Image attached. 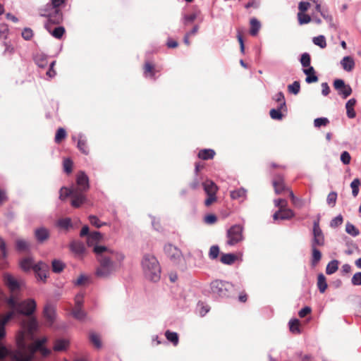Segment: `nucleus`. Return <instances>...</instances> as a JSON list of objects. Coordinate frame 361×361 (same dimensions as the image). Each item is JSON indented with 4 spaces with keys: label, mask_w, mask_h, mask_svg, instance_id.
I'll use <instances>...</instances> for the list:
<instances>
[{
    "label": "nucleus",
    "mask_w": 361,
    "mask_h": 361,
    "mask_svg": "<svg viewBox=\"0 0 361 361\" xmlns=\"http://www.w3.org/2000/svg\"><path fill=\"white\" fill-rule=\"evenodd\" d=\"M219 254V247L218 245H212L209 252V257L211 259H215L218 257Z\"/></svg>",
    "instance_id": "5fc2aeb1"
},
{
    "label": "nucleus",
    "mask_w": 361,
    "mask_h": 361,
    "mask_svg": "<svg viewBox=\"0 0 361 361\" xmlns=\"http://www.w3.org/2000/svg\"><path fill=\"white\" fill-rule=\"evenodd\" d=\"M341 65L344 71L351 72L355 68V63L353 57L346 56L341 61Z\"/></svg>",
    "instance_id": "6ab92c4d"
},
{
    "label": "nucleus",
    "mask_w": 361,
    "mask_h": 361,
    "mask_svg": "<svg viewBox=\"0 0 361 361\" xmlns=\"http://www.w3.org/2000/svg\"><path fill=\"white\" fill-rule=\"evenodd\" d=\"M312 247V259L311 264L312 266L317 265L322 258L321 252L317 248V246L311 247Z\"/></svg>",
    "instance_id": "2f4dec72"
},
{
    "label": "nucleus",
    "mask_w": 361,
    "mask_h": 361,
    "mask_svg": "<svg viewBox=\"0 0 361 361\" xmlns=\"http://www.w3.org/2000/svg\"><path fill=\"white\" fill-rule=\"evenodd\" d=\"M69 345V341L65 338H59L56 340L54 350L55 351H63L67 349Z\"/></svg>",
    "instance_id": "a878e982"
},
{
    "label": "nucleus",
    "mask_w": 361,
    "mask_h": 361,
    "mask_svg": "<svg viewBox=\"0 0 361 361\" xmlns=\"http://www.w3.org/2000/svg\"><path fill=\"white\" fill-rule=\"evenodd\" d=\"M312 41L315 45L319 46L320 48L324 49L326 47V38L324 35H319L317 37H314Z\"/></svg>",
    "instance_id": "79ce46f5"
},
{
    "label": "nucleus",
    "mask_w": 361,
    "mask_h": 361,
    "mask_svg": "<svg viewBox=\"0 0 361 361\" xmlns=\"http://www.w3.org/2000/svg\"><path fill=\"white\" fill-rule=\"evenodd\" d=\"M312 235L311 247L324 245L325 238L319 226V217L313 222Z\"/></svg>",
    "instance_id": "1a4fd4ad"
},
{
    "label": "nucleus",
    "mask_w": 361,
    "mask_h": 361,
    "mask_svg": "<svg viewBox=\"0 0 361 361\" xmlns=\"http://www.w3.org/2000/svg\"><path fill=\"white\" fill-rule=\"evenodd\" d=\"M142 265L145 276L149 280L157 282L160 279L161 267L157 259L152 255H144Z\"/></svg>",
    "instance_id": "20e7f679"
},
{
    "label": "nucleus",
    "mask_w": 361,
    "mask_h": 361,
    "mask_svg": "<svg viewBox=\"0 0 361 361\" xmlns=\"http://www.w3.org/2000/svg\"><path fill=\"white\" fill-rule=\"evenodd\" d=\"M102 238V234L99 231H94L90 233L87 238V244L89 247H94L98 245L97 243Z\"/></svg>",
    "instance_id": "f3484780"
},
{
    "label": "nucleus",
    "mask_w": 361,
    "mask_h": 361,
    "mask_svg": "<svg viewBox=\"0 0 361 361\" xmlns=\"http://www.w3.org/2000/svg\"><path fill=\"white\" fill-rule=\"evenodd\" d=\"M203 189L207 195H216L218 188L216 185L210 180H207L202 183Z\"/></svg>",
    "instance_id": "aec40b11"
},
{
    "label": "nucleus",
    "mask_w": 361,
    "mask_h": 361,
    "mask_svg": "<svg viewBox=\"0 0 361 361\" xmlns=\"http://www.w3.org/2000/svg\"><path fill=\"white\" fill-rule=\"evenodd\" d=\"M165 336L167 340L173 343V345H177L178 343V335L176 332L167 330L165 332Z\"/></svg>",
    "instance_id": "e433bc0d"
},
{
    "label": "nucleus",
    "mask_w": 361,
    "mask_h": 361,
    "mask_svg": "<svg viewBox=\"0 0 361 361\" xmlns=\"http://www.w3.org/2000/svg\"><path fill=\"white\" fill-rule=\"evenodd\" d=\"M33 36L32 30L29 27H25L22 32V37L25 40H30Z\"/></svg>",
    "instance_id": "69168bd1"
},
{
    "label": "nucleus",
    "mask_w": 361,
    "mask_h": 361,
    "mask_svg": "<svg viewBox=\"0 0 361 361\" xmlns=\"http://www.w3.org/2000/svg\"><path fill=\"white\" fill-rule=\"evenodd\" d=\"M197 16L195 13H193L190 15H185L183 18V23L185 25H188L190 23L194 22V20L197 18Z\"/></svg>",
    "instance_id": "4d7b16f0"
},
{
    "label": "nucleus",
    "mask_w": 361,
    "mask_h": 361,
    "mask_svg": "<svg viewBox=\"0 0 361 361\" xmlns=\"http://www.w3.org/2000/svg\"><path fill=\"white\" fill-rule=\"evenodd\" d=\"M83 298H84V295L82 293H78L75 295L74 307H82Z\"/></svg>",
    "instance_id": "0e129e2a"
},
{
    "label": "nucleus",
    "mask_w": 361,
    "mask_h": 361,
    "mask_svg": "<svg viewBox=\"0 0 361 361\" xmlns=\"http://www.w3.org/2000/svg\"><path fill=\"white\" fill-rule=\"evenodd\" d=\"M43 314L49 325H52L56 317V311L54 307L50 304L46 305L44 308Z\"/></svg>",
    "instance_id": "dca6fc26"
},
{
    "label": "nucleus",
    "mask_w": 361,
    "mask_h": 361,
    "mask_svg": "<svg viewBox=\"0 0 361 361\" xmlns=\"http://www.w3.org/2000/svg\"><path fill=\"white\" fill-rule=\"evenodd\" d=\"M295 216V213L290 209H287L283 211L281 210L280 219L289 220Z\"/></svg>",
    "instance_id": "8fccbe9b"
},
{
    "label": "nucleus",
    "mask_w": 361,
    "mask_h": 361,
    "mask_svg": "<svg viewBox=\"0 0 361 361\" xmlns=\"http://www.w3.org/2000/svg\"><path fill=\"white\" fill-rule=\"evenodd\" d=\"M41 16L47 18V22L45 24L59 25L63 20V14L59 8L51 7V6H46V8L42 11Z\"/></svg>",
    "instance_id": "0eeeda50"
},
{
    "label": "nucleus",
    "mask_w": 361,
    "mask_h": 361,
    "mask_svg": "<svg viewBox=\"0 0 361 361\" xmlns=\"http://www.w3.org/2000/svg\"><path fill=\"white\" fill-rule=\"evenodd\" d=\"M351 283L354 286H361V272H357L353 275Z\"/></svg>",
    "instance_id": "774afa93"
},
{
    "label": "nucleus",
    "mask_w": 361,
    "mask_h": 361,
    "mask_svg": "<svg viewBox=\"0 0 361 361\" xmlns=\"http://www.w3.org/2000/svg\"><path fill=\"white\" fill-rule=\"evenodd\" d=\"M345 232L353 237H356L360 235L359 229L349 221L345 224Z\"/></svg>",
    "instance_id": "f704fd0d"
},
{
    "label": "nucleus",
    "mask_w": 361,
    "mask_h": 361,
    "mask_svg": "<svg viewBox=\"0 0 361 361\" xmlns=\"http://www.w3.org/2000/svg\"><path fill=\"white\" fill-rule=\"evenodd\" d=\"M247 190L243 188L233 190L231 192V197L233 200H238L240 198H245Z\"/></svg>",
    "instance_id": "c9c22d12"
},
{
    "label": "nucleus",
    "mask_w": 361,
    "mask_h": 361,
    "mask_svg": "<svg viewBox=\"0 0 361 361\" xmlns=\"http://www.w3.org/2000/svg\"><path fill=\"white\" fill-rule=\"evenodd\" d=\"M31 245L30 242L23 239H17L16 240V249L18 252H28L30 250Z\"/></svg>",
    "instance_id": "412c9836"
},
{
    "label": "nucleus",
    "mask_w": 361,
    "mask_h": 361,
    "mask_svg": "<svg viewBox=\"0 0 361 361\" xmlns=\"http://www.w3.org/2000/svg\"><path fill=\"white\" fill-rule=\"evenodd\" d=\"M290 331L293 334H300V321L298 319H290L289 322Z\"/></svg>",
    "instance_id": "58836bf2"
},
{
    "label": "nucleus",
    "mask_w": 361,
    "mask_h": 361,
    "mask_svg": "<svg viewBox=\"0 0 361 361\" xmlns=\"http://www.w3.org/2000/svg\"><path fill=\"white\" fill-rule=\"evenodd\" d=\"M71 314L75 319L79 321H83L87 316V314L82 310V307H73L71 311Z\"/></svg>",
    "instance_id": "c85d7f7f"
},
{
    "label": "nucleus",
    "mask_w": 361,
    "mask_h": 361,
    "mask_svg": "<svg viewBox=\"0 0 361 361\" xmlns=\"http://www.w3.org/2000/svg\"><path fill=\"white\" fill-rule=\"evenodd\" d=\"M89 221L90 222V224L92 225V226H94L95 227L97 228H100L102 227L103 225H105L106 223H102L100 222L99 219H98L97 216H94V215H90L89 216Z\"/></svg>",
    "instance_id": "bf43d9fd"
},
{
    "label": "nucleus",
    "mask_w": 361,
    "mask_h": 361,
    "mask_svg": "<svg viewBox=\"0 0 361 361\" xmlns=\"http://www.w3.org/2000/svg\"><path fill=\"white\" fill-rule=\"evenodd\" d=\"M228 241L229 245H234L243 239V226L239 224L232 226L227 231Z\"/></svg>",
    "instance_id": "6e6552de"
},
{
    "label": "nucleus",
    "mask_w": 361,
    "mask_h": 361,
    "mask_svg": "<svg viewBox=\"0 0 361 361\" xmlns=\"http://www.w3.org/2000/svg\"><path fill=\"white\" fill-rule=\"evenodd\" d=\"M300 63L303 67L310 66L311 63L310 55L307 52L303 53L300 57Z\"/></svg>",
    "instance_id": "3c124183"
},
{
    "label": "nucleus",
    "mask_w": 361,
    "mask_h": 361,
    "mask_svg": "<svg viewBox=\"0 0 361 361\" xmlns=\"http://www.w3.org/2000/svg\"><path fill=\"white\" fill-rule=\"evenodd\" d=\"M250 33L252 36H255L257 35L259 30L261 28L260 22L255 18H253L250 20Z\"/></svg>",
    "instance_id": "c756f323"
},
{
    "label": "nucleus",
    "mask_w": 361,
    "mask_h": 361,
    "mask_svg": "<svg viewBox=\"0 0 361 361\" xmlns=\"http://www.w3.org/2000/svg\"><path fill=\"white\" fill-rule=\"evenodd\" d=\"M215 155V152L211 149H204L199 152L198 157L203 160L211 159Z\"/></svg>",
    "instance_id": "7c9ffc66"
},
{
    "label": "nucleus",
    "mask_w": 361,
    "mask_h": 361,
    "mask_svg": "<svg viewBox=\"0 0 361 361\" xmlns=\"http://www.w3.org/2000/svg\"><path fill=\"white\" fill-rule=\"evenodd\" d=\"M355 104L356 99L354 98L349 99L345 104L346 114L349 118H354L356 116V113L354 110Z\"/></svg>",
    "instance_id": "5701e85b"
},
{
    "label": "nucleus",
    "mask_w": 361,
    "mask_h": 361,
    "mask_svg": "<svg viewBox=\"0 0 361 361\" xmlns=\"http://www.w3.org/2000/svg\"><path fill=\"white\" fill-rule=\"evenodd\" d=\"M0 251L2 259H5L8 257L7 247L5 240L0 236Z\"/></svg>",
    "instance_id": "de8ad7c7"
},
{
    "label": "nucleus",
    "mask_w": 361,
    "mask_h": 361,
    "mask_svg": "<svg viewBox=\"0 0 361 361\" xmlns=\"http://www.w3.org/2000/svg\"><path fill=\"white\" fill-rule=\"evenodd\" d=\"M337 193L336 192H331L326 198V202L328 204L334 207L336 202Z\"/></svg>",
    "instance_id": "052dcab7"
},
{
    "label": "nucleus",
    "mask_w": 361,
    "mask_h": 361,
    "mask_svg": "<svg viewBox=\"0 0 361 361\" xmlns=\"http://www.w3.org/2000/svg\"><path fill=\"white\" fill-rule=\"evenodd\" d=\"M90 340L97 348H100L102 347V342L98 334L94 332L90 333Z\"/></svg>",
    "instance_id": "a18cd8bd"
},
{
    "label": "nucleus",
    "mask_w": 361,
    "mask_h": 361,
    "mask_svg": "<svg viewBox=\"0 0 361 361\" xmlns=\"http://www.w3.org/2000/svg\"><path fill=\"white\" fill-rule=\"evenodd\" d=\"M57 226L61 228L68 229L72 227V223L70 218L60 219L57 221Z\"/></svg>",
    "instance_id": "a19ab883"
},
{
    "label": "nucleus",
    "mask_w": 361,
    "mask_h": 361,
    "mask_svg": "<svg viewBox=\"0 0 361 361\" xmlns=\"http://www.w3.org/2000/svg\"><path fill=\"white\" fill-rule=\"evenodd\" d=\"M236 259V255L233 253L222 254L220 258L221 262L227 265L233 264Z\"/></svg>",
    "instance_id": "cd10ccee"
},
{
    "label": "nucleus",
    "mask_w": 361,
    "mask_h": 361,
    "mask_svg": "<svg viewBox=\"0 0 361 361\" xmlns=\"http://www.w3.org/2000/svg\"><path fill=\"white\" fill-rule=\"evenodd\" d=\"M343 221V218L341 214H338L337 216L331 219L330 221V226L331 228H336L341 225Z\"/></svg>",
    "instance_id": "6e6d98bb"
},
{
    "label": "nucleus",
    "mask_w": 361,
    "mask_h": 361,
    "mask_svg": "<svg viewBox=\"0 0 361 361\" xmlns=\"http://www.w3.org/2000/svg\"><path fill=\"white\" fill-rule=\"evenodd\" d=\"M70 249L73 253L79 256L82 255L86 250L83 243L75 240L71 243Z\"/></svg>",
    "instance_id": "a211bd4d"
},
{
    "label": "nucleus",
    "mask_w": 361,
    "mask_h": 361,
    "mask_svg": "<svg viewBox=\"0 0 361 361\" xmlns=\"http://www.w3.org/2000/svg\"><path fill=\"white\" fill-rule=\"evenodd\" d=\"M339 262L337 259H333L328 263L326 267V274L331 275L334 274L338 269Z\"/></svg>",
    "instance_id": "473e14b6"
},
{
    "label": "nucleus",
    "mask_w": 361,
    "mask_h": 361,
    "mask_svg": "<svg viewBox=\"0 0 361 361\" xmlns=\"http://www.w3.org/2000/svg\"><path fill=\"white\" fill-rule=\"evenodd\" d=\"M21 329L16 336V350H9L0 342V360L8 357L10 361H31L36 352L39 351L44 357L48 356L51 350L44 346L47 339L43 338L28 344L26 338L32 341L35 333L38 329L36 318L23 319L20 324ZM6 336L5 327L0 326V340Z\"/></svg>",
    "instance_id": "f257e3e1"
},
{
    "label": "nucleus",
    "mask_w": 361,
    "mask_h": 361,
    "mask_svg": "<svg viewBox=\"0 0 361 361\" xmlns=\"http://www.w3.org/2000/svg\"><path fill=\"white\" fill-rule=\"evenodd\" d=\"M288 92L293 94H298L300 92V84L299 81H294L292 84L288 86Z\"/></svg>",
    "instance_id": "49530a36"
},
{
    "label": "nucleus",
    "mask_w": 361,
    "mask_h": 361,
    "mask_svg": "<svg viewBox=\"0 0 361 361\" xmlns=\"http://www.w3.org/2000/svg\"><path fill=\"white\" fill-rule=\"evenodd\" d=\"M345 245L348 247L345 251V253L348 255H350L353 253L355 249H357V245L351 239L345 237Z\"/></svg>",
    "instance_id": "4c0bfd02"
},
{
    "label": "nucleus",
    "mask_w": 361,
    "mask_h": 361,
    "mask_svg": "<svg viewBox=\"0 0 361 361\" xmlns=\"http://www.w3.org/2000/svg\"><path fill=\"white\" fill-rule=\"evenodd\" d=\"M66 130L62 128H59L57 130L56 135H55V142L56 143L61 142V140L66 137Z\"/></svg>",
    "instance_id": "864d4df0"
},
{
    "label": "nucleus",
    "mask_w": 361,
    "mask_h": 361,
    "mask_svg": "<svg viewBox=\"0 0 361 361\" xmlns=\"http://www.w3.org/2000/svg\"><path fill=\"white\" fill-rule=\"evenodd\" d=\"M164 252L174 263H177L181 258V252L171 244H167L164 247Z\"/></svg>",
    "instance_id": "ddd939ff"
},
{
    "label": "nucleus",
    "mask_w": 361,
    "mask_h": 361,
    "mask_svg": "<svg viewBox=\"0 0 361 361\" xmlns=\"http://www.w3.org/2000/svg\"><path fill=\"white\" fill-rule=\"evenodd\" d=\"M99 266L95 274L98 278L107 279L116 270V252L104 245H95L93 249Z\"/></svg>",
    "instance_id": "f03ea898"
},
{
    "label": "nucleus",
    "mask_w": 361,
    "mask_h": 361,
    "mask_svg": "<svg viewBox=\"0 0 361 361\" xmlns=\"http://www.w3.org/2000/svg\"><path fill=\"white\" fill-rule=\"evenodd\" d=\"M71 188H78L80 191L85 192L90 188L89 178L83 171H80L76 178V185Z\"/></svg>",
    "instance_id": "f8f14e48"
},
{
    "label": "nucleus",
    "mask_w": 361,
    "mask_h": 361,
    "mask_svg": "<svg viewBox=\"0 0 361 361\" xmlns=\"http://www.w3.org/2000/svg\"><path fill=\"white\" fill-rule=\"evenodd\" d=\"M34 235L39 243H43L49 238L50 232L45 227H40L35 230Z\"/></svg>",
    "instance_id": "2eb2a0df"
},
{
    "label": "nucleus",
    "mask_w": 361,
    "mask_h": 361,
    "mask_svg": "<svg viewBox=\"0 0 361 361\" xmlns=\"http://www.w3.org/2000/svg\"><path fill=\"white\" fill-rule=\"evenodd\" d=\"M7 303L12 309L11 311H15L16 313L27 316L28 317L27 319L35 318L32 317V314L36 310L37 304L34 299L29 298L21 302H18L13 296H11L7 300Z\"/></svg>",
    "instance_id": "7ed1b4c3"
},
{
    "label": "nucleus",
    "mask_w": 361,
    "mask_h": 361,
    "mask_svg": "<svg viewBox=\"0 0 361 361\" xmlns=\"http://www.w3.org/2000/svg\"><path fill=\"white\" fill-rule=\"evenodd\" d=\"M4 281L5 284L11 291L17 290L20 288V283L8 273L4 274Z\"/></svg>",
    "instance_id": "4468645a"
},
{
    "label": "nucleus",
    "mask_w": 361,
    "mask_h": 361,
    "mask_svg": "<svg viewBox=\"0 0 361 361\" xmlns=\"http://www.w3.org/2000/svg\"><path fill=\"white\" fill-rule=\"evenodd\" d=\"M317 287L320 291V293H323L325 292L327 288V283L326 281V277L323 274H319L317 278Z\"/></svg>",
    "instance_id": "72a5a7b5"
},
{
    "label": "nucleus",
    "mask_w": 361,
    "mask_h": 361,
    "mask_svg": "<svg viewBox=\"0 0 361 361\" xmlns=\"http://www.w3.org/2000/svg\"><path fill=\"white\" fill-rule=\"evenodd\" d=\"M47 30L56 39H60L65 32V29L62 26L56 27L53 30H51V26L49 24L44 25Z\"/></svg>",
    "instance_id": "4be33fe9"
},
{
    "label": "nucleus",
    "mask_w": 361,
    "mask_h": 361,
    "mask_svg": "<svg viewBox=\"0 0 361 361\" xmlns=\"http://www.w3.org/2000/svg\"><path fill=\"white\" fill-rule=\"evenodd\" d=\"M360 185V180L359 178H355L350 183L352 188V195L353 197H357L359 192V186Z\"/></svg>",
    "instance_id": "37998d69"
},
{
    "label": "nucleus",
    "mask_w": 361,
    "mask_h": 361,
    "mask_svg": "<svg viewBox=\"0 0 361 361\" xmlns=\"http://www.w3.org/2000/svg\"><path fill=\"white\" fill-rule=\"evenodd\" d=\"M35 61L37 65L40 68H45L47 66V59L43 56H36Z\"/></svg>",
    "instance_id": "680f3d73"
},
{
    "label": "nucleus",
    "mask_w": 361,
    "mask_h": 361,
    "mask_svg": "<svg viewBox=\"0 0 361 361\" xmlns=\"http://www.w3.org/2000/svg\"><path fill=\"white\" fill-rule=\"evenodd\" d=\"M33 271L38 280L45 282L49 274V266L46 263L39 262L35 264L33 267Z\"/></svg>",
    "instance_id": "9b49d317"
},
{
    "label": "nucleus",
    "mask_w": 361,
    "mask_h": 361,
    "mask_svg": "<svg viewBox=\"0 0 361 361\" xmlns=\"http://www.w3.org/2000/svg\"><path fill=\"white\" fill-rule=\"evenodd\" d=\"M334 87L343 99H346L352 94L351 87L346 85L342 79H336L334 81Z\"/></svg>",
    "instance_id": "9d476101"
},
{
    "label": "nucleus",
    "mask_w": 361,
    "mask_h": 361,
    "mask_svg": "<svg viewBox=\"0 0 361 361\" xmlns=\"http://www.w3.org/2000/svg\"><path fill=\"white\" fill-rule=\"evenodd\" d=\"M269 114L271 118L274 120H281L283 118V114L280 109H272L270 110Z\"/></svg>",
    "instance_id": "13d9d810"
},
{
    "label": "nucleus",
    "mask_w": 361,
    "mask_h": 361,
    "mask_svg": "<svg viewBox=\"0 0 361 361\" xmlns=\"http://www.w3.org/2000/svg\"><path fill=\"white\" fill-rule=\"evenodd\" d=\"M298 22L300 25L307 24L310 23L312 20V18L304 13L298 12Z\"/></svg>",
    "instance_id": "09e8293b"
},
{
    "label": "nucleus",
    "mask_w": 361,
    "mask_h": 361,
    "mask_svg": "<svg viewBox=\"0 0 361 361\" xmlns=\"http://www.w3.org/2000/svg\"><path fill=\"white\" fill-rule=\"evenodd\" d=\"M52 271L54 273H60L65 267V264L60 260L54 259L51 263Z\"/></svg>",
    "instance_id": "ea45409f"
},
{
    "label": "nucleus",
    "mask_w": 361,
    "mask_h": 361,
    "mask_svg": "<svg viewBox=\"0 0 361 361\" xmlns=\"http://www.w3.org/2000/svg\"><path fill=\"white\" fill-rule=\"evenodd\" d=\"M73 162L71 159H66L63 161V169L67 173H70L72 171Z\"/></svg>",
    "instance_id": "338daca9"
},
{
    "label": "nucleus",
    "mask_w": 361,
    "mask_h": 361,
    "mask_svg": "<svg viewBox=\"0 0 361 361\" xmlns=\"http://www.w3.org/2000/svg\"><path fill=\"white\" fill-rule=\"evenodd\" d=\"M85 138V135L82 133H80L78 135V141L77 146L82 153H83L84 154H87L89 150L86 144V140Z\"/></svg>",
    "instance_id": "bb28decb"
},
{
    "label": "nucleus",
    "mask_w": 361,
    "mask_h": 361,
    "mask_svg": "<svg viewBox=\"0 0 361 361\" xmlns=\"http://www.w3.org/2000/svg\"><path fill=\"white\" fill-rule=\"evenodd\" d=\"M211 290L213 294L221 298H228L233 295L234 287L232 283L222 281L215 280L211 283Z\"/></svg>",
    "instance_id": "423d86ee"
},
{
    "label": "nucleus",
    "mask_w": 361,
    "mask_h": 361,
    "mask_svg": "<svg viewBox=\"0 0 361 361\" xmlns=\"http://www.w3.org/2000/svg\"><path fill=\"white\" fill-rule=\"evenodd\" d=\"M15 311H10L8 313L5 314V316L1 319L0 322V326H4L11 319H13L16 315Z\"/></svg>",
    "instance_id": "603ef678"
},
{
    "label": "nucleus",
    "mask_w": 361,
    "mask_h": 361,
    "mask_svg": "<svg viewBox=\"0 0 361 361\" xmlns=\"http://www.w3.org/2000/svg\"><path fill=\"white\" fill-rule=\"evenodd\" d=\"M329 123V120L326 117L317 118L314 120V126L315 128H321L326 126Z\"/></svg>",
    "instance_id": "c03bdc74"
},
{
    "label": "nucleus",
    "mask_w": 361,
    "mask_h": 361,
    "mask_svg": "<svg viewBox=\"0 0 361 361\" xmlns=\"http://www.w3.org/2000/svg\"><path fill=\"white\" fill-rule=\"evenodd\" d=\"M20 268L25 271H28L30 269L33 270V267L35 266L34 260L32 257H25L22 259L20 262Z\"/></svg>",
    "instance_id": "393cba45"
},
{
    "label": "nucleus",
    "mask_w": 361,
    "mask_h": 361,
    "mask_svg": "<svg viewBox=\"0 0 361 361\" xmlns=\"http://www.w3.org/2000/svg\"><path fill=\"white\" fill-rule=\"evenodd\" d=\"M66 190V195L65 197H71V204L72 207L78 208L80 207L83 203H85L87 201V197L85 195V192L82 191H80L78 188H66V187H62L60 189L59 191V198L61 200H64V197H63V190Z\"/></svg>",
    "instance_id": "39448f33"
},
{
    "label": "nucleus",
    "mask_w": 361,
    "mask_h": 361,
    "mask_svg": "<svg viewBox=\"0 0 361 361\" xmlns=\"http://www.w3.org/2000/svg\"><path fill=\"white\" fill-rule=\"evenodd\" d=\"M274 191L277 195L281 194L286 188L283 184V178L281 176H276L273 180Z\"/></svg>",
    "instance_id": "b1692460"
},
{
    "label": "nucleus",
    "mask_w": 361,
    "mask_h": 361,
    "mask_svg": "<svg viewBox=\"0 0 361 361\" xmlns=\"http://www.w3.org/2000/svg\"><path fill=\"white\" fill-rule=\"evenodd\" d=\"M351 160L350 154L347 151H343L341 154V161L345 165L350 164Z\"/></svg>",
    "instance_id": "e2e57ef3"
}]
</instances>
